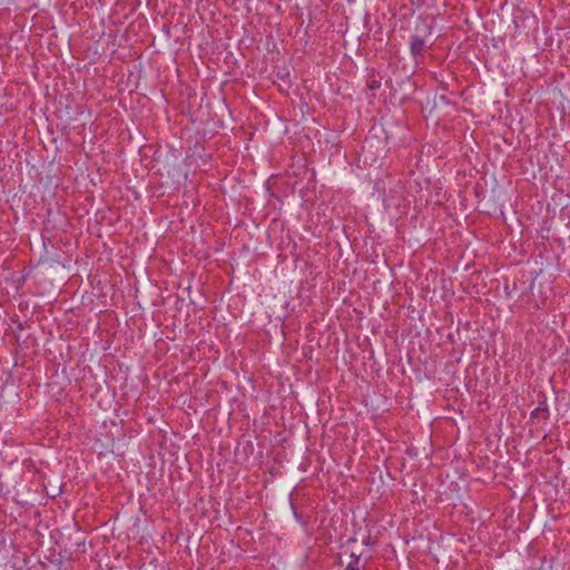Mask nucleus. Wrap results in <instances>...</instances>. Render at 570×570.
I'll use <instances>...</instances> for the list:
<instances>
[{"mask_svg": "<svg viewBox=\"0 0 570 570\" xmlns=\"http://www.w3.org/2000/svg\"><path fill=\"white\" fill-rule=\"evenodd\" d=\"M425 47H426V42L423 38H420L416 36L412 38L411 51L414 56L421 55Z\"/></svg>", "mask_w": 570, "mask_h": 570, "instance_id": "nucleus-1", "label": "nucleus"}, {"mask_svg": "<svg viewBox=\"0 0 570 570\" xmlns=\"http://www.w3.org/2000/svg\"><path fill=\"white\" fill-rule=\"evenodd\" d=\"M344 570H360L356 563H348Z\"/></svg>", "mask_w": 570, "mask_h": 570, "instance_id": "nucleus-2", "label": "nucleus"}]
</instances>
